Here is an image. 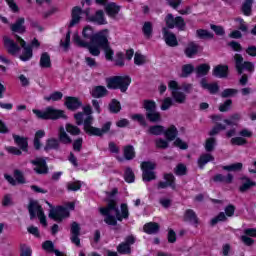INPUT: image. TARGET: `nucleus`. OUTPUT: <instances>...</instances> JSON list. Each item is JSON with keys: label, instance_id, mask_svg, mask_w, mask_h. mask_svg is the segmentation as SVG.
Returning a JSON list of instances; mask_svg holds the SVG:
<instances>
[{"label": "nucleus", "instance_id": "c9c22d12", "mask_svg": "<svg viewBox=\"0 0 256 256\" xmlns=\"http://www.w3.org/2000/svg\"><path fill=\"white\" fill-rule=\"evenodd\" d=\"M59 147H60L59 140H57L55 138H49L46 141L44 151H46V152L51 151V150L58 151Z\"/></svg>", "mask_w": 256, "mask_h": 256}, {"label": "nucleus", "instance_id": "c756f323", "mask_svg": "<svg viewBox=\"0 0 256 256\" xmlns=\"http://www.w3.org/2000/svg\"><path fill=\"white\" fill-rule=\"evenodd\" d=\"M164 135L167 141H175L177 139V135H179V130L175 125H171L168 129H164Z\"/></svg>", "mask_w": 256, "mask_h": 256}, {"label": "nucleus", "instance_id": "6e6d98bb", "mask_svg": "<svg viewBox=\"0 0 256 256\" xmlns=\"http://www.w3.org/2000/svg\"><path fill=\"white\" fill-rule=\"evenodd\" d=\"M45 101H61L63 99V94L59 91H55L49 96L44 97Z\"/></svg>", "mask_w": 256, "mask_h": 256}, {"label": "nucleus", "instance_id": "f704fd0d", "mask_svg": "<svg viewBox=\"0 0 256 256\" xmlns=\"http://www.w3.org/2000/svg\"><path fill=\"white\" fill-rule=\"evenodd\" d=\"M39 65L42 69L51 68V56L49 55V53L44 52L41 54Z\"/></svg>", "mask_w": 256, "mask_h": 256}, {"label": "nucleus", "instance_id": "5fc2aeb1", "mask_svg": "<svg viewBox=\"0 0 256 256\" xmlns=\"http://www.w3.org/2000/svg\"><path fill=\"white\" fill-rule=\"evenodd\" d=\"M66 131L70 133V135H81V129L73 124H66Z\"/></svg>", "mask_w": 256, "mask_h": 256}, {"label": "nucleus", "instance_id": "f03ea898", "mask_svg": "<svg viewBox=\"0 0 256 256\" xmlns=\"http://www.w3.org/2000/svg\"><path fill=\"white\" fill-rule=\"evenodd\" d=\"M99 211L100 214L105 217L104 222L106 225H111L112 227L117 225V221L129 219V208L127 207V204H121L120 211L115 200H109L107 207H100Z\"/></svg>", "mask_w": 256, "mask_h": 256}, {"label": "nucleus", "instance_id": "de8ad7c7", "mask_svg": "<svg viewBox=\"0 0 256 256\" xmlns=\"http://www.w3.org/2000/svg\"><path fill=\"white\" fill-rule=\"evenodd\" d=\"M124 179L126 183H135V173H133L131 168H126L124 172Z\"/></svg>", "mask_w": 256, "mask_h": 256}, {"label": "nucleus", "instance_id": "b1692460", "mask_svg": "<svg viewBox=\"0 0 256 256\" xmlns=\"http://www.w3.org/2000/svg\"><path fill=\"white\" fill-rule=\"evenodd\" d=\"M14 143L21 149V151H24L27 153L29 151V142L28 139L25 137H21L17 134H13Z\"/></svg>", "mask_w": 256, "mask_h": 256}, {"label": "nucleus", "instance_id": "423d86ee", "mask_svg": "<svg viewBox=\"0 0 256 256\" xmlns=\"http://www.w3.org/2000/svg\"><path fill=\"white\" fill-rule=\"evenodd\" d=\"M34 115H36V117L38 119H43V120H57V119H65V111L63 110H57L53 107H48L46 108L45 111H41V110H37V109H33L32 110Z\"/></svg>", "mask_w": 256, "mask_h": 256}, {"label": "nucleus", "instance_id": "4468645a", "mask_svg": "<svg viewBox=\"0 0 256 256\" xmlns=\"http://www.w3.org/2000/svg\"><path fill=\"white\" fill-rule=\"evenodd\" d=\"M32 165H35L34 171L38 175H47L49 173V167L47 166V160L44 158H36L31 161Z\"/></svg>", "mask_w": 256, "mask_h": 256}, {"label": "nucleus", "instance_id": "4d7b16f0", "mask_svg": "<svg viewBox=\"0 0 256 256\" xmlns=\"http://www.w3.org/2000/svg\"><path fill=\"white\" fill-rule=\"evenodd\" d=\"M237 93H239V91L237 89H233V88H227L224 89L221 93V97L223 99H227L229 97H233V95H237Z\"/></svg>", "mask_w": 256, "mask_h": 256}, {"label": "nucleus", "instance_id": "4be33fe9", "mask_svg": "<svg viewBox=\"0 0 256 256\" xmlns=\"http://www.w3.org/2000/svg\"><path fill=\"white\" fill-rule=\"evenodd\" d=\"M105 11L108 17L115 19L119 15V11H121V6L117 5V3L110 2L105 5Z\"/></svg>", "mask_w": 256, "mask_h": 256}, {"label": "nucleus", "instance_id": "bf43d9fd", "mask_svg": "<svg viewBox=\"0 0 256 256\" xmlns=\"http://www.w3.org/2000/svg\"><path fill=\"white\" fill-rule=\"evenodd\" d=\"M195 71V66L192 64H185L182 66V77H187L188 75H191Z\"/></svg>", "mask_w": 256, "mask_h": 256}, {"label": "nucleus", "instance_id": "f257e3e1", "mask_svg": "<svg viewBox=\"0 0 256 256\" xmlns=\"http://www.w3.org/2000/svg\"><path fill=\"white\" fill-rule=\"evenodd\" d=\"M74 119L76 125H84V131L86 135H89L90 137H103L108 131H111V122L104 123L102 128L93 126L94 119L91 105L84 106L83 112L74 114Z\"/></svg>", "mask_w": 256, "mask_h": 256}, {"label": "nucleus", "instance_id": "e433bc0d", "mask_svg": "<svg viewBox=\"0 0 256 256\" xmlns=\"http://www.w3.org/2000/svg\"><path fill=\"white\" fill-rule=\"evenodd\" d=\"M147 133L149 135H156V136L164 135L165 127H163L162 125H153L148 128Z\"/></svg>", "mask_w": 256, "mask_h": 256}, {"label": "nucleus", "instance_id": "aec40b11", "mask_svg": "<svg viewBox=\"0 0 256 256\" xmlns=\"http://www.w3.org/2000/svg\"><path fill=\"white\" fill-rule=\"evenodd\" d=\"M88 20L96 25H107V19H105L103 10L96 11L94 15L88 17Z\"/></svg>", "mask_w": 256, "mask_h": 256}, {"label": "nucleus", "instance_id": "4c0bfd02", "mask_svg": "<svg viewBox=\"0 0 256 256\" xmlns=\"http://www.w3.org/2000/svg\"><path fill=\"white\" fill-rule=\"evenodd\" d=\"M142 33L145 37H147V39H151V36L153 35V23L150 21L144 22Z\"/></svg>", "mask_w": 256, "mask_h": 256}, {"label": "nucleus", "instance_id": "39448f33", "mask_svg": "<svg viewBox=\"0 0 256 256\" xmlns=\"http://www.w3.org/2000/svg\"><path fill=\"white\" fill-rule=\"evenodd\" d=\"M108 89H120L121 93H126L131 85V77L114 76L106 79Z\"/></svg>", "mask_w": 256, "mask_h": 256}, {"label": "nucleus", "instance_id": "58836bf2", "mask_svg": "<svg viewBox=\"0 0 256 256\" xmlns=\"http://www.w3.org/2000/svg\"><path fill=\"white\" fill-rule=\"evenodd\" d=\"M242 179L245 182L239 187L240 193H245V191H249L250 188L255 187L256 183L251 181V179L247 177H243Z\"/></svg>", "mask_w": 256, "mask_h": 256}, {"label": "nucleus", "instance_id": "7c9ffc66", "mask_svg": "<svg viewBox=\"0 0 256 256\" xmlns=\"http://www.w3.org/2000/svg\"><path fill=\"white\" fill-rule=\"evenodd\" d=\"M214 183H226V184H231L233 183V174L228 173L227 176L223 174H216L213 177Z\"/></svg>", "mask_w": 256, "mask_h": 256}, {"label": "nucleus", "instance_id": "6e6552de", "mask_svg": "<svg viewBox=\"0 0 256 256\" xmlns=\"http://www.w3.org/2000/svg\"><path fill=\"white\" fill-rule=\"evenodd\" d=\"M28 213L31 221H33L35 217H38V219H40V223L46 227L47 217H45V212H43V207L39 205V202L31 200L28 205Z\"/></svg>", "mask_w": 256, "mask_h": 256}, {"label": "nucleus", "instance_id": "603ef678", "mask_svg": "<svg viewBox=\"0 0 256 256\" xmlns=\"http://www.w3.org/2000/svg\"><path fill=\"white\" fill-rule=\"evenodd\" d=\"M42 249H44V251H47V253H55V251H57V249H55V244H53V241L51 240H46L42 244Z\"/></svg>", "mask_w": 256, "mask_h": 256}, {"label": "nucleus", "instance_id": "09e8293b", "mask_svg": "<svg viewBox=\"0 0 256 256\" xmlns=\"http://www.w3.org/2000/svg\"><path fill=\"white\" fill-rule=\"evenodd\" d=\"M251 7H253V0H245L242 5V13L249 17L251 15Z\"/></svg>", "mask_w": 256, "mask_h": 256}, {"label": "nucleus", "instance_id": "a211bd4d", "mask_svg": "<svg viewBox=\"0 0 256 256\" xmlns=\"http://www.w3.org/2000/svg\"><path fill=\"white\" fill-rule=\"evenodd\" d=\"M65 99L66 100L64 104L67 109H69V111H77V109H79L83 105L81 100H79V98L77 97L67 96Z\"/></svg>", "mask_w": 256, "mask_h": 256}, {"label": "nucleus", "instance_id": "9d476101", "mask_svg": "<svg viewBox=\"0 0 256 256\" xmlns=\"http://www.w3.org/2000/svg\"><path fill=\"white\" fill-rule=\"evenodd\" d=\"M155 163L146 161L142 162L141 169H142V179L146 183H149L151 181H155L157 179V176L155 175Z\"/></svg>", "mask_w": 256, "mask_h": 256}, {"label": "nucleus", "instance_id": "37998d69", "mask_svg": "<svg viewBox=\"0 0 256 256\" xmlns=\"http://www.w3.org/2000/svg\"><path fill=\"white\" fill-rule=\"evenodd\" d=\"M172 97L176 103L183 104L185 103L187 96L183 92H179V90L172 91Z\"/></svg>", "mask_w": 256, "mask_h": 256}, {"label": "nucleus", "instance_id": "f8f14e48", "mask_svg": "<svg viewBox=\"0 0 256 256\" xmlns=\"http://www.w3.org/2000/svg\"><path fill=\"white\" fill-rule=\"evenodd\" d=\"M108 37H109V30L104 29L94 34V36L92 37L91 43L93 45H97L98 47H100V49H103L104 47H107V45H109Z\"/></svg>", "mask_w": 256, "mask_h": 256}, {"label": "nucleus", "instance_id": "ea45409f", "mask_svg": "<svg viewBox=\"0 0 256 256\" xmlns=\"http://www.w3.org/2000/svg\"><path fill=\"white\" fill-rule=\"evenodd\" d=\"M108 110L110 113H119L121 111V102H119L117 99H112L108 105Z\"/></svg>", "mask_w": 256, "mask_h": 256}, {"label": "nucleus", "instance_id": "79ce46f5", "mask_svg": "<svg viewBox=\"0 0 256 256\" xmlns=\"http://www.w3.org/2000/svg\"><path fill=\"white\" fill-rule=\"evenodd\" d=\"M196 37H198V39H213V37H215V35L211 32H209L208 30L205 29H198L196 30Z\"/></svg>", "mask_w": 256, "mask_h": 256}, {"label": "nucleus", "instance_id": "13d9d810", "mask_svg": "<svg viewBox=\"0 0 256 256\" xmlns=\"http://www.w3.org/2000/svg\"><path fill=\"white\" fill-rule=\"evenodd\" d=\"M241 169H243V163L238 162V163H234L232 165H228V166H223V170L224 171H241Z\"/></svg>", "mask_w": 256, "mask_h": 256}, {"label": "nucleus", "instance_id": "49530a36", "mask_svg": "<svg viewBox=\"0 0 256 256\" xmlns=\"http://www.w3.org/2000/svg\"><path fill=\"white\" fill-rule=\"evenodd\" d=\"M215 145H217V140L214 137L208 138L205 143L207 153L215 151Z\"/></svg>", "mask_w": 256, "mask_h": 256}, {"label": "nucleus", "instance_id": "6ab92c4d", "mask_svg": "<svg viewBox=\"0 0 256 256\" xmlns=\"http://www.w3.org/2000/svg\"><path fill=\"white\" fill-rule=\"evenodd\" d=\"M165 182L160 181L158 183V189H167V187H171V189H175V176L171 173L164 174Z\"/></svg>", "mask_w": 256, "mask_h": 256}, {"label": "nucleus", "instance_id": "f3484780", "mask_svg": "<svg viewBox=\"0 0 256 256\" xmlns=\"http://www.w3.org/2000/svg\"><path fill=\"white\" fill-rule=\"evenodd\" d=\"M3 41H4V47L7 49L10 55H16L17 53H19V51H21V48L19 47V45H17V43H15V41L10 39L9 37L4 36Z\"/></svg>", "mask_w": 256, "mask_h": 256}, {"label": "nucleus", "instance_id": "a878e982", "mask_svg": "<svg viewBox=\"0 0 256 256\" xmlns=\"http://www.w3.org/2000/svg\"><path fill=\"white\" fill-rule=\"evenodd\" d=\"M184 53L188 59H193L197 53H199V45L195 42H189L186 48L184 49Z\"/></svg>", "mask_w": 256, "mask_h": 256}, {"label": "nucleus", "instance_id": "c03bdc74", "mask_svg": "<svg viewBox=\"0 0 256 256\" xmlns=\"http://www.w3.org/2000/svg\"><path fill=\"white\" fill-rule=\"evenodd\" d=\"M227 126L225 124L217 123L209 132L210 137H215V135H219L221 131H225Z\"/></svg>", "mask_w": 256, "mask_h": 256}, {"label": "nucleus", "instance_id": "9b49d317", "mask_svg": "<svg viewBox=\"0 0 256 256\" xmlns=\"http://www.w3.org/2000/svg\"><path fill=\"white\" fill-rule=\"evenodd\" d=\"M74 42L78 47H84L85 49H88L89 53L93 55V57H99L101 55V47L93 44L92 42H87L85 40H82L81 36L75 35L74 36Z\"/></svg>", "mask_w": 256, "mask_h": 256}, {"label": "nucleus", "instance_id": "473e14b6", "mask_svg": "<svg viewBox=\"0 0 256 256\" xmlns=\"http://www.w3.org/2000/svg\"><path fill=\"white\" fill-rule=\"evenodd\" d=\"M184 221H189L192 225L199 224V218H197V214L192 209H188L184 215Z\"/></svg>", "mask_w": 256, "mask_h": 256}, {"label": "nucleus", "instance_id": "8fccbe9b", "mask_svg": "<svg viewBox=\"0 0 256 256\" xmlns=\"http://www.w3.org/2000/svg\"><path fill=\"white\" fill-rule=\"evenodd\" d=\"M175 175L178 177H183V175H187V166L185 164L180 163L174 168Z\"/></svg>", "mask_w": 256, "mask_h": 256}, {"label": "nucleus", "instance_id": "a19ab883", "mask_svg": "<svg viewBox=\"0 0 256 256\" xmlns=\"http://www.w3.org/2000/svg\"><path fill=\"white\" fill-rule=\"evenodd\" d=\"M124 157L126 161L135 159V148L133 145H127L124 147Z\"/></svg>", "mask_w": 256, "mask_h": 256}, {"label": "nucleus", "instance_id": "1a4fd4ad", "mask_svg": "<svg viewBox=\"0 0 256 256\" xmlns=\"http://www.w3.org/2000/svg\"><path fill=\"white\" fill-rule=\"evenodd\" d=\"M46 203L50 207L48 214L49 219H53L54 221H57V223H61L63 219L69 217L70 213L67 207L57 206L56 208H53V205L49 203V201H46Z\"/></svg>", "mask_w": 256, "mask_h": 256}, {"label": "nucleus", "instance_id": "864d4df0", "mask_svg": "<svg viewBox=\"0 0 256 256\" xmlns=\"http://www.w3.org/2000/svg\"><path fill=\"white\" fill-rule=\"evenodd\" d=\"M132 121H137L141 127H147V120L143 114H133Z\"/></svg>", "mask_w": 256, "mask_h": 256}, {"label": "nucleus", "instance_id": "2f4dec72", "mask_svg": "<svg viewBox=\"0 0 256 256\" xmlns=\"http://www.w3.org/2000/svg\"><path fill=\"white\" fill-rule=\"evenodd\" d=\"M58 139V141L64 145H71V143H73V140L71 137H69V134H67L63 126H61L59 129Z\"/></svg>", "mask_w": 256, "mask_h": 256}, {"label": "nucleus", "instance_id": "774afa93", "mask_svg": "<svg viewBox=\"0 0 256 256\" xmlns=\"http://www.w3.org/2000/svg\"><path fill=\"white\" fill-rule=\"evenodd\" d=\"M134 63L135 65H145V56L139 54L138 52L134 55Z\"/></svg>", "mask_w": 256, "mask_h": 256}, {"label": "nucleus", "instance_id": "a18cd8bd", "mask_svg": "<svg viewBox=\"0 0 256 256\" xmlns=\"http://www.w3.org/2000/svg\"><path fill=\"white\" fill-rule=\"evenodd\" d=\"M117 251L120 255H131V246L122 242L117 246Z\"/></svg>", "mask_w": 256, "mask_h": 256}, {"label": "nucleus", "instance_id": "0e129e2a", "mask_svg": "<svg viewBox=\"0 0 256 256\" xmlns=\"http://www.w3.org/2000/svg\"><path fill=\"white\" fill-rule=\"evenodd\" d=\"M155 145H156L157 149H167L169 147V142H168V140L158 138L155 140Z\"/></svg>", "mask_w": 256, "mask_h": 256}, {"label": "nucleus", "instance_id": "393cba45", "mask_svg": "<svg viewBox=\"0 0 256 256\" xmlns=\"http://www.w3.org/2000/svg\"><path fill=\"white\" fill-rule=\"evenodd\" d=\"M200 85L202 87V89H206L207 91H209V93L211 95H216V93L219 92V84L217 83H211L209 84L207 82V79L206 78H202L201 81H200Z\"/></svg>", "mask_w": 256, "mask_h": 256}, {"label": "nucleus", "instance_id": "412c9836", "mask_svg": "<svg viewBox=\"0 0 256 256\" xmlns=\"http://www.w3.org/2000/svg\"><path fill=\"white\" fill-rule=\"evenodd\" d=\"M81 15H83V9H81V7L79 6H75L72 9V13H71V21L69 23V29H71V27H75V25H77L79 23V21H81Z\"/></svg>", "mask_w": 256, "mask_h": 256}, {"label": "nucleus", "instance_id": "20e7f679", "mask_svg": "<svg viewBox=\"0 0 256 256\" xmlns=\"http://www.w3.org/2000/svg\"><path fill=\"white\" fill-rule=\"evenodd\" d=\"M233 59L235 63V69L238 75H242L241 78L239 79V83L240 85H242V87H245V85H247L249 81V76L243 73H245V71H247V73H250V75L251 73H254L255 64H253V62L250 61H244L243 56L241 54H235L233 56Z\"/></svg>", "mask_w": 256, "mask_h": 256}, {"label": "nucleus", "instance_id": "338daca9", "mask_svg": "<svg viewBox=\"0 0 256 256\" xmlns=\"http://www.w3.org/2000/svg\"><path fill=\"white\" fill-rule=\"evenodd\" d=\"M231 145H247V140L243 137H234L230 140Z\"/></svg>", "mask_w": 256, "mask_h": 256}, {"label": "nucleus", "instance_id": "0eeeda50", "mask_svg": "<svg viewBox=\"0 0 256 256\" xmlns=\"http://www.w3.org/2000/svg\"><path fill=\"white\" fill-rule=\"evenodd\" d=\"M143 108L145 109L146 119L150 123H159L161 121V113L157 111V103L153 100H144Z\"/></svg>", "mask_w": 256, "mask_h": 256}, {"label": "nucleus", "instance_id": "e2e57ef3", "mask_svg": "<svg viewBox=\"0 0 256 256\" xmlns=\"http://www.w3.org/2000/svg\"><path fill=\"white\" fill-rule=\"evenodd\" d=\"M33 251L31 250V247L27 246L26 244H22L20 246V256H32Z\"/></svg>", "mask_w": 256, "mask_h": 256}, {"label": "nucleus", "instance_id": "cd10ccee", "mask_svg": "<svg viewBox=\"0 0 256 256\" xmlns=\"http://www.w3.org/2000/svg\"><path fill=\"white\" fill-rule=\"evenodd\" d=\"M109 91L105 86H96L91 91V96L94 97V99H101L105 97Z\"/></svg>", "mask_w": 256, "mask_h": 256}, {"label": "nucleus", "instance_id": "dca6fc26", "mask_svg": "<svg viewBox=\"0 0 256 256\" xmlns=\"http://www.w3.org/2000/svg\"><path fill=\"white\" fill-rule=\"evenodd\" d=\"M212 75L218 79H227L229 77V66L223 64L215 66L212 70Z\"/></svg>", "mask_w": 256, "mask_h": 256}, {"label": "nucleus", "instance_id": "c85d7f7f", "mask_svg": "<svg viewBox=\"0 0 256 256\" xmlns=\"http://www.w3.org/2000/svg\"><path fill=\"white\" fill-rule=\"evenodd\" d=\"M159 229L160 227L157 222L146 223L143 227L144 233H147V235H157Z\"/></svg>", "mask_w": 256, "mask_h": 256}, {"label": "nucleus", "instance_id": "680f3d73", "mask_svg": "<svg viewBox=\"0 0 256 256\" xmlns=\"http://www.w3.org/2000/svg\"><path fill=\"white\" fill-rule=\"evenodd\" d=\"M73 151H76V153H81V150L83 149V138H78L73 141Z\"/></svg>", "mask_w": 256, "mask_h": 256}, {"label": "nucleus", "instance_id": "ddd939ff", "mask_svg": "<svg viewBox=\"0 0 256 256\" xmlns=\"http://www.w3.org/2000/svg\"><path fill=\"white\" fill-rule=\"evenodd\" d=\"M16 41L20 42V45L23 49L22 55H20L21 61H29L33 58V48H31V45H27V42L23 40L19 35H14Z\"/></svg>", "mask_w": 256, "mask_h": 256}, {"label": "nucleus", "instance_id": "7ed1b4c3", "mask_svg": "<svg viewBox=\"0 0 256 256\" xmlns=\"http://www.w3.org/2000/svg\"><path fill=\"white\" fill-rule=\"evenodd\" d=\"M166 27L162 29L163 39L168 45V47H177L179 41H177V36L174 33L170 32L169 29H179V31H185V19L181 16H173V14H168L165 18Z\"/></svg>", "mask_w": 256, "mask_h": 256}, {"label": "nucleus", "instance_id": "052dcab7", "mask_svg": "<svg viewBox=\"0 0 256 256\" xmlns=\"http://www.w3.org/2000/svg\"><path fill=\"white\" fill-rule=\"evenodd\" d=\"M105 53V58L107 61H113V55H115V52L111 48V46L108 44L104 48H102Z\"/></svg>", "mask_w": 256, "mask_h": 256}, {"label": "nucleus", "instance_id": "72a5a7b5", "mask_svg": "<svg viewBox=\"0 0 256 256\" xmlns=\"http://www.w3.org/2000/svg\"><path fill=\"white\" fill-rule=\"evenodd\" d=\"M211 161H215V157H213V155L209 153L202 154L198 159V167L200 169H203L207 165V163Z\"/></svg>", "mask_w": 256, "mask_h": 256}, {"label": "nucleus", "instance_id": "69168bd1", "mask_svg": "<svg viewBox=\"0 0 256 256\" xmlns=\"http://www.w3.org/2000/svg\"><path fill=\"white\" fill-rule=\"evenodd\" d=\"M219 221H227V216H225L224 212H220L216 217L211 220V225L215 226Z\"/></svg>", "mask_w": 256, "mask_h": 256}, {"label": "nucleus", "instance_id": "2eb2a0df", "mask_svg": "<svg viewBox=\"0 0 256 256\" xmlns=\"http://www.w3.org/2000/svg\"><path fill=\"white\" fill-rule=\"evenodd\" d=\"M71 237L70 240L76 247H81V239L79 235H81V226L77 222H72L70 226Z\"/></svg>", "mask_w": 256, "mask_h": 256}, {"label": "nucleus", "instance_id": "bb28decb", "mask_svg": "<svg viewBox=\"0 0 256 256\" xmlns=\"http://www.w3.org/2000/svg\"><path fill=\"white\" fill-rule=\"evenodd\" d=\"M209 71H211V66L209 64H200L195 69L196 77L201 78L209 75Z\"/></svg>", "mask_w": 256, "mask_h": 256}, {"label": "nucleus", "instance_id": "5701e85b", "mask_svg": "<svg viewBox=\"0 0 256 256\" xmlns=\"http://www.w3.org/2000/svg\"><path fill=\"white\" fill-rule=\"evenodd\" d=\"M10 29L13 33H19L23 35L27 28L25 27V18H18L14 24L10 26Z\"/></svg>", "mask_w": 256, "mask_h": 256}, {"label": "nucleus", "instance_id": "3c124183", "mask_svg": "<svg viewBox=\"0 0 256 256\" xmlns=\"http://www.w3.org/2000/svg\"><path fill=\"white\" fill-rule=\"evenodd\" d=\"M82 35L84 39H88L90 43L93 41V37H95V34L93 33V28H91L90 26H86L83 29Z\"/></svg>", "mask_w": 256, "mask_h": 256}]
</instances>
